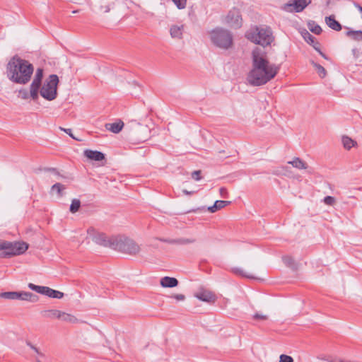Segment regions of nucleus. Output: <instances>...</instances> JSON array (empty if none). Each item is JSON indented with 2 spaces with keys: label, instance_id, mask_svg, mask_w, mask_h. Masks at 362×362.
<instances>
[{
  "label": "nucleus",
  "instance_id": "nucleus-1",
  "mask_svg": "<svg viewBox=\"0 0 362 362\" xmlns=\"http://www.w3.org/2000/svg\"><path fill=\"white\" fill-rule=\"evenodd\" d=\"M279 69V66L269 62L264 50L256 47L252 52V69L247 81L254 86L264 85L277 75Z\"/></svg>",
  "mask_w": 362,
  "mask_h": 362
},
{
  "label": "nucleus",
  "instance_id": "nucleus-2",
  "mask_svg": "<svg viewBox=\"0 0 362 362\" xmlns=\"http://www.w3.org/2000/svg\"><path fill=\"white\" fill-rule=\"evenodd\" d=\"M34 67L28 61L15 55L6 65L8 78L18 84H26L31 78Z\"/></svg>",
  "mask_w": 362,
  "mask_h": 362
},
{
  "label": "nucleus",
  "instance_id": "nucleus-3",
  "mask_svg": "<svg viewBox=\"0 0 362 362\" xmlns=\"http://www.w3.org/2000/svg\"><path fill=\"white\" fill-rule=\"evenodd\" d=\"M28 248L25 242H10L0 239V257L11 258L23 254Z\"/></svg>",
  "mask_w": 362,
  "mask_h": 362
},
{
  "label": "nucleus",
  "instance_id": "nucleus-4",
  "mask_svg": "<svg viewBox=\"0 0 362 362\" xmlns=\"http://www.w3.org/2000/svg\"><path fill=\"white\" fill-rule=\"evenodd\" d=\"M112 249L130 255H136L140 251L139 245L132 239L118 235L113 237Z\"/></svg>",
  "mask_w": 362,
  "mask_h": 362
},
{
  "label": "nucleus",
  "instance_id": "nucleus-5",
  "mask_svg": "<svg viewBox=\"0 0 362 362\" xmlns=\"http://www.w3.org/2000/svg\"><path fill=\"white\" fill-rule=\"evenodd\" d=\"M246 37L251 42L263 47L270 45L274 40L272 30L269 28H258L246 33Z\"/></svg>",
  "mask_w": 362,
  "mask_h": 362
},
{
  "label": "nucleus",
  "instance_id": "nucleus-6",
  "mask_svg": "<svg viewBox=\"0 0 362 362\" xmlns=\"http://www.w3.org/2000/svg\"><path fill=\"white\" fill-rule=\"evenodd\" d=\"M212 43L221 49H228L233 45V35L230 31L223 28H216L210 33Z\"/></svg>",
  "mask_w": 362,
  "mask_h": 362
},
{
  "label": "nucleus",
  "instance_id": "nucleus-7",
  "mask_svg": "<svg viewBox=\"0 0 362 362\" xmlns=\"http://www.w3.org/2000/svg\"><path fill=\"white\" fill-rule=\"evenodd\" d=\"M59 78L56 74H51L40 88V93L42 98L51 101L57 96V85Z\"/></svg>",
  "mask_w": 362,
  "mask_h": 362
},
{
  "label": "nucleus",
  "instance_id": "nucleus-8",
  "mask_svg": "<svg viewBox=\"0 0 362 362\" xmlns=\"http://www.w3.org/2000/svg\"><path fill=\"white\" fill-rule=\"evenodd\" d=\"M0 297L8 300H21L29 302H36L38 300L37 296L27 291H7L0 293Z\"/></svg>",
  "mask_w": 362,
  "mask_h": 362
},
{
  "label": "nucleus",
  "instance_id": "nucleus-9",
  "mask_svg": "<svg viewBox=\"0 0 362 362\" xmlns=\"http://www.w3.org/2000/svg\"><path fill=\"white\" fill-rule=\"evenodd\" d=\"M87 233L95 243L105 247H109L112 249V243L113 242L114 236L107 238L104 233L95 232L93 228H88Z\"/></svg>",
  "mask_w": 362,
  "mask_h": 362
},
{
  "label": "nucleus",
  "instance_id": "nucleus-10",
  "mask_svg": "<svg viewBox=\"0 0 362 362\" xmlns=\"http://www.w3.org/2000/svg\"><path fill=\"white\" fill-rule=\"evenodd\" d=\"M43 78V69L38 68L36 70L34 79L30 86V98L36 101L39 98V90L42 85Z\"/></svg>",
  "mask_w": 362,
  "mask_h": 362
},
{
  "label": "nucleus",
  "instance_id": "nucleus-11",
  "mask_svg": "<svg viewBox=\"0 0 362 362\" xmlns=\"http://www.w3.org/2000/svg\"><path fill=\"white\" fill-rule=\"evenodd\" d=\"M242 17L239 9L233 8L226 16V23L233 28H239L242 26Z\"/></svg>",
  "mask_w": 362,
  "mask_h": 362
},
{
  "label": "nucleus",
  "instance_id": "nucleus-12",
  "mask_svg": "<svg viewBox=\"0 0 362 362\" xmlns=\"http://www.w3.org/2000/svg\"><path fill=\"white\" fill-rule=\"evenodd\" d=\"M312 0H293V3H288L285 5V9L288 11H292L291 8H293L295 12H301L308 4L311 3Z\"/></svg>",
  "mask_w": 362,
  "mask_h": 362
},
{
  "label": "nucleus",
  "instance_id": "nucleus-13",
  "mask_svg": "<svg viewBox=\"0 0 362 362\" xmlns=\"http://www.w3.org/2000/svg\"><path fill=\"white\" fill-rule=\"evenodd\" d=\"M195 297L200 300L207 303H214L216 299L215 294L208 290L199 291L195 294Z\"/></svg>",
  "mask_w": 362,
  "mask_h": 362
},
{
  "label": "nucleus",
  "instance_id": "nucleus-14",
  "mask_svg": "<svg viewBox=\"0 0 362 362\" xmlns=\"http://www.w3.org/2000/svg\"><path fill=\"white\" fill-rule=\"evenodd\" d=\"M28 288L38 293L45 295L49 298L52 296V288L47 286H37L32 283L28 284Z\"/></svg>",
  "mask_w": 362,
  "mask_h": 362
},
{
  "label": "nucleus",
  "instance_id": "nucleus-15",
  "mask_svg": "<svg viewBox=\"0 0 362 362\" xmlns=\"http://www.w3.org/2000/svg\"><path fill=\"white\" fill-rule=\"evenodd\" d=\"M84 156L90 160L100 161L105 159V155L98 151L87 149L84 151Z\"/></svg>",
  "mask_w": 362,
  "mask_h": 362
},
{
  "label": "nucleus",
  "instance_id": "nucleus-16",
  "mask_svg": "<svg viewBox=\"0 0 362 362\" xmlns=\"http://www.w3.org/2000/svg\"><path fill=\"white\" fill-rule=\"evenodd\" d=\"M184 31V25H173L170 28V36L173 38L181 39Z\"/></svg>",
  "mask_w": 362,
  "mask_h": 362
},
{
  "label": "nucleus",
  "instance_id": "nucleus-17",
  "mask_svg": "<svg viewBox=\"0 0 362 362\" xmlns=\"http://www.w3.org/2000/svg\"><path fill=\"white\" fill-rule=\"evenodd\" d=\"M177 284L178 281L174 277L165 276L160 279V285L164 288H173Z\"/></svg>",
  "mask_w": 362,
  "mask_h": 362
},
{
  "label": "nucleus",
  "instance_id": "nucleus-18",
  "mask_svg": "<svg viewBox=\"0 0 362 362\" xmlns=\"http://www.w3.org/2000/svg\"><path fill=\"white\" fill-rule=\"evenodd\" d=\"M61 311L55 309L45 310L41 312V315L47 319L54 320L59 319Z\"/></svg>",
  "mask_w": 362,
  "mask_h": 362
},
{
  "label": "nucleus",
  "instance_id": "nucleus-19",
  "mask_svg": "<svg viewBox=\"0 0 362 362\" xmlns=\"http://www.w3.org/2000/svg\"><path fill=\"white\" fill-rule=\"evenodd\" d=\"M327 25L332 30L339 31L341 30V25L335 20L333 16H329L325 18Z\"/></svg>",
  "mask_w": 362,
  "mask_h": 362
},
{
  "label": "nucleus",
  "instance_id": "nucleus-20",
  "mask_svg": "<svg viewBox=\"0 0 362 362\" xmlns=\"http://www.w3.org/2000/svg\"><path fill=\"white\" fill-rule=\"evenodd\" d=\"M346 35L354 41L362 42V30H353L348 28Z\"/></svg>",
  "mask_w": 362,
  "mask_h": 362
},
{
  "label": "nucleus",
  "instance_id": "nucleus-21",
  "mask_svg": "<svg viewBox=\"0 0 362 362\" xmlns=\"http://www.w3.org/2000/svg\"><path fill=\"white\" fill-rule=\"evenodd\" d=\"M230 202L228 201L217 200L214 204L211 206L208 207V211L211 213H214L216 211L221 209L228 205Z\"/></svg>",
  "mask_w": 362,
  "mask_h": 362
},
{
  "label": "nucleus",
  "instance_id": "nucleus-22",
  "mask_svg": "<svg viewBox=\"0 0 362 362\" xmlns=\"http://www.w3.org/2000/svg\"><path fill=\"white\" fill-rule=\"evenodd\" d=\"M124 126V123L122 121H119L117 122H114L111 124H107L105 125L106 129L115 134L119 133Z\"/></svg>",
  "mask_w": 362,
  "mask_h": 362
},
{
  "label": "nucleus",
  "instance_id": "nucleus-23",
  "mask_svg": "<svg viewBox=\"0 0 362 362\" xmlns=\"http://www.w3.org/2000/svg\"><path fill=\"white\" fill-rule=\"evenodd\" d=\"M288 163L292 165L293 167L299 170L308 168L307 163L300 158H295L293 160L288 161Z\"/></svg>",
  "mask_w": 362,
  "mask_h": 362
},
{
  "label": "nucleus",
  "instance_id": "nucleus-24",
  "mask_svg": "<svg viewBox=\"0 0 362 362\" xmlns=\"http://www.w3.org/2000/svg\"><path fill=\"white\" fill-rule=\"evenodd\" d=\"M59 320L69 323H76L78 322V320L75 316L62 311H61Z\"/></svg>",
  "mask_w": 362,
  "mask_h": 362
},
{
  "label": "nucleus",
  "instance_id": "nucleus-25",
  "mask_svg": "<svg viewBox=\"0 0 362 362\" xmlns=\"http://www.w3.org/2000/svg\"><path fill=\"white\" fill-rule=\"evenodd\" d=\"M342 144L344 148L350 150L352 147L356 145V141L349 137L348 136H342Z\"/></svg>",
  "mask_w": 362,
  "mask_h": 362
},
{
  "label": "nucleus",
  "instance_id": "nucleus-26",
  "mask_svg": "<svg viewBox=\"0 0 362 362\" xmlns=\"http://www.w3.org/2000/svg\"><path fill=\"white\" fill-rule=\"evenodd\" d=\"M308 27L309 30L315 35H320L322 32L321 27L313 21L308 22Z\"/></svg>",
  "mask_w": 362,
  "mask_h": 362
},
{
  "label": "nucleus",
  "instance_id": "nucleus-27",
  "mask_svg": "<svg viewBox=\"0 0 362 362\" xmlns=\"http://www.w3.org/2000/svg\"><path fill=\"white\" fill-rule=\"evenodd\" d=\"M311 64L315 67V70L317 71V72L320 78H323L326 76L327 71L322 66H321L320 64H319L313 61L311 62Z\"/></svg>",
  "mask_w": 362,
  "mask_h": 362
},
{
  "label": "nucleus",
  "instance_id": "nucleus-28",
  "mask_svg": "<svg viewBox=\"0 0 362 362\" xmlns=\"http://www.w3.org/2000/svg\"><path fill=\"white\" fill-rule=\"evenodd\" d=\"M64 189H65V187L63 185H62L61 183H59V182L55 183L51 187V192H56L59 197H62V191Z\"/></svg>",
  "mask_w": 362,
  "mask_h": 362
},
{
  "label": "nucleus",
  "instance_id": "nucleus-29",
  "mask_svg": "<svg viewBox=\"0 0 362 362\" xmlns=\"http://www.w3.org/2000/svg\"><path fill=\"white\" fill-rule=\"evenodd\" d=\"M302 36L304 38V40L310 45L314 44L315 42V37H313L308 31L305 30L303 32H302Z\"/></svg>",
  "mask_w": 362,
  "mask_h": 362
},
{
  "label": "nucleus",
  "instance_id": "nucleus-30",
  "mask_svg": "<svg viewBox=\"0 0 362 362\" xmlns=\"http://www.w3.org/2000/svg\"><path fill=\"white\" fill-rule=\"evenodd\" d=\"M81 206V202L79 199H74L72 200L70 205V211L73 214L77 212Z\"/></svg>",
  "mask_w": 362,
  "mask_h": 362
},
{
  "label": "nucleus",
  "instance_id": "nucleus-31",
  "mask_svg": "<svg viewBox=\"0 0 362 362\" xmlns=\"http://www.w3.org/2000/svg\"><path fill=\"white\" fill-rule=\"evenodd\" d=\"M233 272L237 275H239L243 277H245L247 279H255V277L251 274H246L242 269L240 268H233Z\"/></svg>",
  "mask_w": 362,
  "mask_h": 362
},
{
  "label": "nucleus",
  "instance_id": "nucleus-32",
  "mask_svg": "<svg viewBox=\"0 0 362 362\" xmlns=\"http://www.w3.org/2000/svg\"><path fill=\"white\" fill-rule=\"evenodd\" d=\"M195 242L194 239L191 238H178L176 239V244L177 245H187V244H191Z\"/></svg>",
  "mask_w": 362,
  "mask_h": 362
},
{
  "label": "nucleus",
  "instance_id": "nucleus-33",
  "mask_svg": "<svg viewBox=\"0 0 362 362\" xmlns=\"http://www.w3.org/2000/svg\"><path fill=\"white\" fill-rule=\"evenodd\" d=\"M282 260L284 263L288 267H292L294 265V260L291 256H284L282 257Z\"/></svg>",
  "mask_w": 362,
  "mask_h": 362
},
{
  "label": "nucleus",
  "instance_id": "nucleus-34",
  "mask_svg": "<svg viewBox=\"0 0 362 362\" xmlns=\"http://www.w3.org/2000/svg\"><path fill=\"white\" fill-rule=\"evenodd\" d=\"M173 1L179 9H182L186 7L187 0H173Z\"/></svg>",
  "mask_w": 362,
  "mask_h": 362
},
{
  "label": "nucleus",
  "instance_id": "nucleus-35",
  "mask_svg": "<svg viewBox=\"0 0 362 362\" xmlns=\"http://www.w3.org/2000/svg\"><path fill=\"white\" fill-rule=\"evenodd\" d=\"M323 202L327 205L332 206L335 203V199L332 196H327L324 198Z\"/></svg>",
  "mask_w": 362,
  "mask_h": 362
},
{
  "label": "nucleus",
  "instance_id": "nucleus-36",
  "mask_svg": "<svg viewBox=\"0 0 362 362\" xmlns=\"http://www.w3.org/2000/svg\"><path fill=\"white\" fill-rule=\"evenodd\" d=\"M63 296L62 292L52 289L51 298L61 299Z\"/></svg>",
  "mask_w": 362,
  "mask_h": 362
},
{
  "label": "nucleus",
  "instance_id": "nucleus-37",
  "mask_svg": "<svg viewBox=\"0 0 362 362\" xmlns=\"http://www.w3.org/2000/svg\"><path fill=\"white\" fill-rule=\"evenodd\" d=\"M279 362H293V359L290 356L281 354L280 356Z\"/></svg>",
  "mask_w": 362,
  "mask_h": 362
},
{
  "label": "nucleus",
  "instance_id": "nucleus-38",
  "mask_svg": "<svg viewBox=\"0 0 362 362\" xmlns=\"http://www.w3.org/2000/svg\"><path fill=\"white\" fill-rule=\"evenodd\" d=\"M200 174H201V170H195V171L192 172V177L197 181L200 180L202 178L200 176Z\"/></svg>",
  "mask_w": 362,
  "mask_h": 362
},
{
  "label": "nucleus",
  "instance_id": "nucleus-39",
  "mask_svg": "<svg viewBox=\"0 0 362 362\" xmlns=\"http://www.w3.org/2000/svg\"><path fill=\"white\" fill-rule=\"evenodd\" d=\"M19 94L23 99H28L29 97H30V93H28L26 90H21L19 91Z\"/></svg>",
  "mask_w": 362,
  "mask_h": 362
},
{
  "label": "nucleus",
  "instance_id": "nucleus-40",
  "mask_svg": "<svg viewBox=\"0 0 362 362\" xmlns=\"http://www.w3.org/2000/svg\"><path fill=\"white\" fill-rule=\"evenodd\" d=\"M219 193H220V195L221 197L223 198H226L228 197V191H227V189L226 187H221L219 189Z\"/></svg>",
  "mask_w": 362,
  "mask_h": 362
},
{
  "label": "nucleus",
  "instance_id": "nucleus-41",
  "mask_svg": "<svg viewBox=\"0 0 362 362\" xmlns=\"http://www.w3.org/2000/svg\"><path fill=\"white\" fill-rule=\"evenodd\" d=\"M60 129L62 130L63 132H64L65 133H66L67 134H69L74 139H75L76 141H79V139H78L74 136V135L72 134V130L71 129H65V128L60 127Z\"/></svg>",
  "mask_w": 362,
  "mask_h": 362
},
{
  "label": "nucleus",
  "instance_id": "nucleus-42",
  "mask_svg": "<svg viewBox=\"0 0 362 362\" xmlns=\"http://www.w3.org/2000/svg\"><path fill=\"white\" fill-rule=\"evenodd\" d=\"M170 298H175L177 300H184L185 299V296L183 294H175L170 296Z\"/></svg>",
  "mask_w": 362,
  "mask_h": 362
},
{
  "label": "nucleus",
  "instance_id": "nucleus-43",
  "mask_svg": "<svg viewBox=\"0 0 362 362\" xmlns=\"http://www.w3.org/2000/svg\"><path fill=\"white\" fill-rule=\"evenodd\" d=\"M253 318L255 320H264L267 319V317L262 314L256 313L254 315Z\"/></svg>",
  "mask_w": 362,
  "mask_h": 362
},
{
  "label": "nucleus",
  "instance_id": "nucleus-44",
  "mask_svg": "<svg viewBox=\"0 0 362 362\" xmlns=\"http://www.w3.org/2000/svg\"><path fill=\"white\" fill-rule=\"evenodd\" d=\"M160 241L163 243H167L169 244H176V239H165V238H159Z\"/></svg>",
  "mask_w": 362,
  "mask_h": 362
},
{
  "label": "nucleus",
  "instance_id": "nucleus-45",
  "mask_svg": "<svg viewBox=\"0 0 362 362\" xmlns=\"http://www.w3.org/2000/svg\"><path fill=\"white\" fill-rule=\"evenodd\" d=\"M313 48L317 51L318 52H320L321 51L320 48V43L318 42H315L314 44L312 45Z\"/></svg>",
  "mask_w": 362,
  "mask_h": 362
},
{
  "label": "nucleus",
  "instance_id": "nucleus-46",
  "mask_svg": "<svg viewBox=\"0 0 362 362\" xmlns=\"http://www.w3.org/2000/svg\"><path fill=\"white\" fill-rule=\"evenodd\" d=\"M27 345L29 346L33 350H34L36 353L39 354L38 349L33 346L30 342L28 341Z\"/></svg>",
  "mask_w": 362,
  "mask_h": 362
},
{
  "label": "nucleus",
  "instance_id": "nucleus-47",
  "mask_svg": "<svg viewBox=\"0 0 362 362\" xmlns=\"http://www.w3.org/2000/svg\"><path fill=\"white\" fill-rule=\"evenodd\" d=\"M352 53H353L354 57H356V58L358 57V51L357 49H352Z\"/></svg>",
  "mask_w": 362,
  "mask_h": 362
},
{
  "label": "nucleus",
  "instance_id": "nucleus-48",
  "mask_svg": "<svg viewBox=\"0 0 362 362\" xmlns=\"http://www.w3.org/2000/svg\"><path fill=\"white\" fill-rule=\"evenodd\" d=\"M101 8V10L104 9V11H105V13L109 12V11H110V8L109 6H104V7H103V6H101V8Z\"/></svg>",
  "mask_w": 362,
  "mask_h": 362
},
{
  "label": "nucleus",
  "instance_id": "nucleus-49",
  "mask_svg": "<svg viewBox=\"0 0 362 362\" xmlns=\"http://www.w3.org/2000/svg\"><path fill=\"white\" fill-rule=\"evenodd\" d=\"M182 192L185 194H187V195H190V194H192L194 193V192H189V191H187V189H183Z\"/></svg>",
  "mask_w": 362,
  "mask_h": 362
},
{
  "label": "nucleus",
  "instance_id": "nucleus-50",
  "mask_svg": "<svg viewBox=\"0 0 362 362\" xmlns=\"http://www.w3.org/2000/svg\"><path fill=\"white\" fill-rule=\"evenodd\" d=\"M46 170L49 171V172H53V173H55L56 174H58V173L57 172L55 168H47V169H46Z\"/></svg>",
  "mask_w": 362,
  "mask_h": 362
},
{
  "label": "nucleus",
  "instance_id": "nucleus-51",
  "mask_svg": "<svg viewBox=\"0 0 362 362\" xmlns=\"http://www.w3.org/2000/svg\"><path fill=\"white\" fill-rule=\"evenodd\" d=\"M319 54H320L323 58H325V59H327V56H326V55H325V54L322 51H320V52H319Z\"/></svg>",
  "mask_w": 362,
  "mask_h": 362
},
{
  "label": "nucleus",
  "instance_id": "nucleus-52",
  "mask_svg": "<svg viewBox=\"0 0 362 362\" xmlns=\"http://www.w3.org/2000/svg\"><path fill=\"white\" fill-rule=\"evenodd\" d=\"M37 362H40V361H38Z\"/></svg>",
  "mask_w": 362,
  "mask_h": 362
}]
</instances>
